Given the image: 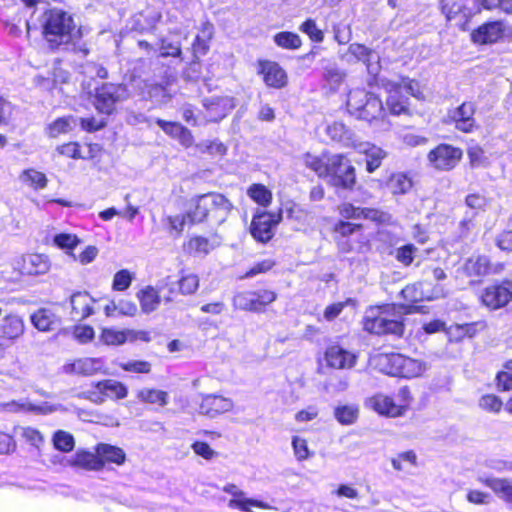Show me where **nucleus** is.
<instances>
[{"label": "nucleus", "mask_w": 512, "mask_h": 512, "mask_svg": "<svg viewBox=\"0 0 512 512\" xmlns=\"http://www.w3.org/2000/svg\"><path fill=\"white\" fill-rule=\"evenodd\" d=\"M40 31L51 52H71L86 57L90 48L82 41L83 29L72 13L59 7L45 9L40 17Z\"/></svg>", "instance_id": "obj_1"}, {"label": "nucleus", "mask_w": 512, "mask_h": 512, "mask_svg": "<svg viewBox=\"0 0 512 512\" xmlns=\"http://www.w3.org/2000/svg\"><path fill=\"white\" fill-rule=\"evenodd\" d=\"M305 167L321 179L337 189L353 190L357 184V171L346 153H331L323 150L314 155L307 152L303 155Z\"/></svg>", "instance_id": "obj_2"}, {"label": "nucleus", "mask_w": 512, "mask_h": 512, "mask_svg": "<svg viewBox=\"0 0 512 512\" xmlns=\"http://www.w3.org/2000/svg\"><path fill=\"white\" fill-rule=\"evenodd\" d=\"M185 209L191 225L219 226L228 219L234 205L223 193L209 191L190 197Z\"/></svg>", "instance_id": "obj_3"}, {"label": "nucleus", "mask_w": 512, "mask_h": 512, "mask_svg": "<svg viewBox=\"0 0 512 512\" xmlns=\"http://www.w3.org/2000/svg\"><path fill=\"white\" fill-rule=\"evenodd\" d=\"M402 306L384 303L369 307L362 319V329L376 336L393 335L401 338L405 333Z\"/></svg>", "instance_id": "obj_4"}, {"label": "nucleus", "mask_w": 512, "mask_h": 512, "mask_svg": "<svg viewBox=\"0 0 512 512\" xmlns=\"http://www.w3.org/2000/svg\"><path fill=\"white\" fill-rule=\"evenodd\" d=\"M413 402L414 397L410 387L402 386L391 394L374 393L366 399L365 405L379 416L401 418L412 409Z\"/></svg>", "instance_id": "obj_5"}, {"label": "nucleus", "mask_w": 512, "mask_h": 512, "mask_svg": "<svg viewBox=\"0 0 512 512\" xmlns=\"http://www.w3.org/2000/svg\"><path fill=\"white\" fill-rule=\"evenodd\" d=\"M363 230L362 223L344 219L336 220L330 228L333 241L342 253L370 251L371 240L364 235Z\"/></svg>", "instance_id": "obj_6"}, {"label": "nucleus", "mask_w": 512, "mask_h": 512, "mask_svg": "<svg viewBox=\"0 0 512 512\" xmlns=\"http://www.w3.org/2000/svg\"><path fill=\"white\" fill-rule=\"evenodd\" d=\"M346 109L351 116L367 122L382 120L386 115L381 98L364 88L348 92Z\"/></svg>", "instance_id": "obj_7"}, {"label": "nucleus", "mask_w": 512, "mask_h": 512, "mask_svg": "<svg viewBox=\"0 0 512 512\" xmlns=\"http://www.w3.org/2000/svg\"><path fill=\"white\" fill-rule=\"evenodd\" d=\"M380 370L394 377L416 378L421 376L427 365L424 361L405 356L401 353H380L376 357Z\"/></svg>", "instance_id": "obj_8"}, {"label": "nucleus", "mask_w": 512, "mask_h": 512, "mask_svg": "<svg viewBox=\"0 0 512 512\" xmlns=\"http://www.w3.org/2000/svg\"><path fill=\"white\" fill-rule=\"evenodd\" d=\"M277 298V291L269 285L264 284L257 289L235 294L232 304L234 309L237 310L252 313H263L277 300Z\"/></svg>", "instance_id": "obj_9"}, {"label": "nucleus", "mask_w": 512, "mask_h": 512, "mask_svg": "<svg viewBox=\"0 0 512 512\" xmlns=\"http://www.w3.org/2000/svg\"><path fill=\"white\" fill-rule=\"evenodd\" d=\"M127 98L123 83L103 82L94 89L93 106L99 114L110 116L117 111V105Z\"/></svg>", "instance_id": "obj_10"}, {"label": "nucleus", "mask_w": 512, "mask_h": 512, "mask_svg": "<svg viewBox=\"0 0 512 512\" xmlns=\"http://www.w3.org/2000/svg\"><path fill=\"white\" fill-rule=\"evenodd\" d=\"M464 151L461 147L441 142L427 153L428 165L436 172H451L461 163Z\"/></svg>", "instance_id": "obj_11"}, {"label": "nucleus", "mask_w": 512, "mask_h": 512, "mask_svg": "<svg viewBox=\"0 0 512 512\" xmlns=\"http://www.w3.org/2000/svg\"><path fill=\"white\" fill-rule=\"evenodd\" d=\"M26 333V322L23 315L9 312L0 320V358L7 350L19 341Z\"/></svg>", "instance_id": "obj_12"}, {"label": "nucleus", "mask_w": 512, "mask_h": 512, "mask_svg": "<svg viewBox=\"0 0 512 512\" xmlns=\"http://www.w3.org/2000/svg\"><path fill=\"white\" fill-rule=\"evenodd\" d=\"M128 387L121 381L103 379L91 383L86 398L96 404H102L107 400L120 401L128 396Z\"/></svg>", "instance_id": "obj_13"}, {"label": "nucleus", "mask_w": 512, "mask_h": 512, "mask_svg": "<svg viewBox=\"0 0 512 512\" xmlns=\"http://www.w3.org/2000/svg\"><path fill=\"white\" fill-rule=\"evenodd\" d=\"M479 300L490 311L507 306L512 300V281L503 279L486 286L482 290Z\"/></svg>", "instance_id": "obj_14"}, {"label": "nucleus", "mask_w": 512, "mask_h": 512, "mask_svg": "<svg viewBox=\"0 0 512 512\" xmlns=\"http://www.w3.org/2000/svg\"><path fill=\"white\" fill-rule=\"evenodd\" d=\"M323 358L326 367L333 370H349L352 369L358 360L355 351L346 348L342 343L330 342L327 344Z\"/></svg>", "instance_id": "obj_15"}, {"label": "nucleus", "mask_w": 512, "mask_h": 512, "mask_svg": "<svg viewBox=\"0 0 512 512\" xmlns=\"http://www.w3.org/2000/svg\"><path fill=\"white\" fill-rule=\"evenodd\" d=\"M256 72L261 77L265 86L270 89L281 90L288 86V73L277 61L258 59L256 62Z\"/></svg>", "instance_id": "obj_16"}, {"label": "nucleus", "mask_w": 512, "mask_h": 512, "mask_svg": "<svg viewBox=\"0 0 512 512\" xmlns=\"http://www.w3.org/2000/svg\"><path fill=\"white\" fill-rule=\"evenodd\" d=\"M339 219L350 221L352 219H366L377 225H384L390 222L389 213L375 207L355 206L351 202H343L338 205Z\"/></svg>", "instance_id": "obj_17"}, {"label": "nucleus", "mask_w": 512, "mask_h": 512, "mask_svg": "<svg viewBox=\"0 0 512 512\" xmlns=\"http://www.w3.org/2000/svg\"><path fill=\"white\" fill-rule=\"evenodd\" d=\"M282 216L268 211H261L252 217L250 233L259 243L266 244L275 235V228L280 223Z\"/></svg>", "instance_id": "obj_18"}, {"label": "nucleus", "mask_w": 512, "mask_h": 512, "mask_svg": "<svg viewBox=\"0 0 512 512\" xmlns=\"http://www.w3.org/2000/svg\"><path fill=\"white\" fill-rule=\"evenodd\" d=\"M476 105L470 101H464L448 114V121L456 130L464 134H470L479 128L475 119Z\"/></svg>", "instance_id": "obj_19"}, {"label": "nucleus", "mask_w": 512, "mask_h": 512, "mask_svg": "<svg viewBox=\"0 0 512 512\" xmlns=\"http://www.w3.org/2000/svg\"><path fill=\"white\" fill-rule=\"evenodd\" d=\"M505 32L502 20L487 21L473 29L470 33V40L480 46L492 45L499 42Z\"/></svg>", "instance_id": "obj_20"}, {"label": "nucleus", "mask_w": 512, "mask_h": 512, "mask_svg": "<svg viewBox=\"0 0 512 512\" xmlns=\"http://www.w3.org/2000/svg\"><path fill=\"white\" fill-rule=\"evenodd\" d=\"M206 122H219L235 107L232 97L221 95L203 100Z\"/></svg>", "instance_id": "obj_21"}, {"label": "nucleus", "mask_w": 512, "mask_h": 512, "mask_svg": "<svg viewBox=\"0 0 512 512\" xmlns=\"http://www.w3.org/2000/svg\"><path fill=\"white\" fill-rule=\"evenodd\" d=\"M234 407L232 399L220 394H205L201 397L199 413L209 418L230 412Z\"/></svg>", "instance_id": "obj_22"}, {"label": "nucleus", "mask_w": 512, "mask_h": 512, "mask_svg": "<svg viewBox=\"0 0 512 512\" xmlns=\"http://www.w3.org/2000/svg\"><path fill=\"white\" fill-rule=\"evenodd\" d=\"M485 321H475L464 324H451L445 329V335L449 343H461L465 339H472L482 330L486 329Z\"/></svg>", "instance_id": "obj_23"}, {"label": "nucleus", "mask_w": 512, "mask_h": 512, "mask_svg": "<svg viewBox=\"0 0 512 512\" xmlns=\"http://www.w3.org/2000/svg\"><path fill=\"white\" fill-rule=\"evenodd\" d=\"M96 300L87 291H76L70 296V314L72 319L83 321L94 314Z\"/></svg>", "instance_id": "obj_24"}, {"label": "nucleus", "mask_w": 512, "mask_h": 512, "mask_svg": "<svg viewBox=\"0 0 512 512\" xmlns=\"http://www.w3.org/2000/svg\"><path fill=\"white\" fill-rule=\"evenodd\" d=\"M155 123L167 136L177 140L184 148H190L193 146L194 136L186 126L177 121H167L161 118H157Z\"/></svg>", "instance_id": "obj_25"}, {"label": "nucleus", "mask_w": 512, "mask_h": 512, "mask_svg": "<svg viewBox=\"0 0 512 512\" xmlns=\"http://www.w3.org/2000/svg\"><path fill=\"white\" fill-rule=\"evenodd\" d=\"M86 147L87 153L83 154L79 142L69 141L57 146L56 151L60 156L74 160H91L96 158L101 151L100 145L96 143H87Z\"/></svg>", "instance_id": "obj_26"}, {"label": "nucleus", "mask_w": 512, "mask_h": 512, "mask_svg": "<svg viewBox=\"0 0 512 512\" xmlns=\"http://www.w3.org/2000/svg\"><path fill=\"white\" fill-rule=\"evenodd\" d=\"M503 267V264L493 266L486 256H477L465 261L463 271L468 277H483L501 271Z\"/></svg>", "instance_id": "obj_27"}, {"label": "nucleus", "mask_w": 512, "mask_h": 512, "mask_svg": "<svg viewBox=\"0 0 512 512\" xmlns=\"http://www.w3.org/2000/svg\"><path fill=\"white\" fill-rule=\"evenodd\" d=\"M70 466L85 471H102L103 462L99 453L87 449H78L70 460Z\"/></svg>", "instance_id": "obj_28"}, {"label": "nucleus", "mask_w": 512, "mask_h": 512, "mask_svg": "<svg viewBox=\"0 0 512 512\" xmlns=\"http://www.w3.org/2000/svg\"><path fill=\"white\" fill-rule=\"evenodd\" d=\"M223 491L231 494L228 506L232 509H238L243 512H250L252 507L265 508L262 501L246 498L243 491L239 490L235 484H227L223 487Z\"/></svg>", "instance_id": "obj_29"}, {"label": "nucleus", "mask_w": 512, "mask_h": 512, "mask_svg": "<svg viewBox=\"0 0 512 512\" xmlns=\"http://www.w3.org/2000/svg\"><path fill=\"white\" fill-rule=\"evenodd\" d=\"M136 298L143 314L155 312L162 302L160 292L157 290V287L152 285H147L139 289L136 293Z\"/></svg>", "instance_id": "obj_30"}, {"label": "nucleus", "mask_w": 512, "mask_h": 512, "mask_svg": "<svg viewBox=\"0 0 512 512\" xmlns=\"http://www.w3.org/2000/svg\"><path fill=\"white\" fill-rule=\"evenodd\" d=\"M95 451L99 453L103 469L106 465L121 466L126 462V453L121 447L101 442L95 445Z\"/></svg>", "instance_id": "obj_31"}, {"label": "nucleus", "mask_w": 512, "mask_h": 512, "mask_svg": "<svg viewBox=\"0 0 512 512\" xmlns=\"http://www.w3.org/2000/svg\"><path fill=\"white\" fill-rule=\"evenodd\" d=\"M413 186V178L407 172H393L386 180V187L394 196H401L409 193Z\"/></svg>", "instance_id": "obj_32"}, {"label": "nucleus", "mask_w": 512, "mask_h": 512, "mask_svg": "<svg viewBox=\"0 0 512 512\" xmlns=\"http://www.w3.org/2000/svg\"><path fill=\"white\" fill-rule=\"evenodd\" d=\"M479 482L489 487L505 503L512 504V480L510 478L482 477Z\"/></svg>", "instance_id": "obj_33"}, {"label": "nucleus", "mask_w": 512, "mask_h": 512, "mask_svg": "<svg viewBox=\"0 0 512 512\" xmlns=\"http://www.w3.org/2000/svg\"><path fill=\"white\" fill-rule=\"evenodd\" d=\"M214 248L215 244L202 235H193L183 244L185 253L194 257L207 256Z\"/></svg>", "instance_id": "obj_34"}, {"label": "nucleus", "mask_w": 512, "mask_h": 512, "mask_svg": "<svg viewBox=\"0 0 512 512\" xmlns=\"http://www.w3.org/2000/svg\"><path fill=\"white\" fill-rule=\"evenodd\" d=\"M136 399L142 404L165 407L169 403V394L161 389L146 387L137 390Z\"/></svg>", "instance_id": "obj_35"}, {"label": "nucleus", "mask_w": 512, "mask_h": 512, "mask_svg": "<svg viewBox=\"0 0 512 512\" xmlns=\"http://www.w3.org/2000/svg\"><path fill=\"white\" fill-rule=\"evenodd\" d=\"M50 269V261L43 254L31 253L23 258V271L28 275H42Z\"/></svg>", "instance_id": "obj_36"}, {"label": "nucleus", "mask_w": 512, "mask_h": 512, "mask_svg": "<svg viewBox=\"0 0 512 512\" xmlns=\"http://www.w3.org/2000/svg\"><path fill=\"white\" fill-rule=\"evenodd\" d=\"M180 295H194L200 286L199 276L185 269L179 271V278L175 281Z\"/></svg>", "instance_id": "obj_37"}, {"label": "nucleus", "mask_w": 512, "mask_h": 512, "mask_svg": "<svg viewBox=\"0 0 512 512\" xmlns=\"http://www.w3.org/2000/svg\"><path fill=\"white\" fill-rule=\"evenodd\" d=\"M73 123L75 118L72 115L58 117L46 126L45 133L49 138H57L69 133Z\"/></svg>", "instance_id": "obj_38"}, {"label": "nucleus", "mask_w": 512, "mask_h": 512, "mask_svg": "<svg viewBox=\"0 0 512 512\" xmlns=\"http://www.w3.org/2000/svg\"><path fill=\"white\" fill-rule=\"evenodd\" d=\"M275 45L285 50H298L302 47L301 37L292 31H280L273 36Z\"/></svg>", "instance_id": "obj_39"}, {"label": "nucleus", "mask_w": 512, "mask_h": 512, "mask_svg": "<svg viewBox=\"0 0 512 512\" xmlns=\"http://www.w3.org/2000/svg\"><path fill=\"white\" fill-rule=\"evenodd\" d=\"M466 153L470 169L475 170L480 168H488L490 166V160L481 145L476 144L469 146L466 150Z\"/></svg>", "instance_id": "obj_40"}, {"label": "nucleus", "mask_w": 512, "mask_h": 512, "mask_svg": "<svg viewBox=\"0 0 512 512\" xmlns=\"http://www.w3.org/2000/svg\"><path fill=\"white\" fill-rule=\"evenodd\" d=\"M100 340L108 346H120L127 342V329H117L113 327L102 328Z\"/></svg>", "instance_id": "obj_41"}, {"label": "nucleus", "mask_w": 512, "mask_h": 512, "mask_svg": "<svg viewBox=\"0 0 512 512\" xmlns=\"http://www.w3.org/2000/svg\"><path fill=\"white\" fill-rule=\"evenodd\" d=\"M334 417L342 425H352L359 417V408L357 405H338L334 409Z\"/></svg>", "instance_id": "obj_42"}, {"label": "nucleus", "mask_w": 512, "mask_h": 512, "mask_svg": "<svg viewBox=\"0 0 512 512\" xmlns=\"http://www.w3.org/2000/svg\"><path fill=\"white\" fill-rule=\"evenodd\" d=\"M247 194L254 202L263 207L269 206L273 199L271 191L260 183L250 185Z\"/></svg>", "instance_id": "obj_43"}, {"label": "nucleus", "mask_w": 512, "mask_h": 512, "mask_svg": "<svg viewBox=\"0 0 512 512\" xmlns=\"http://www.w3.org/2000/svg\"><path fill=\"white\" fill-rule=\"evenodd\" d=\"M386 105L391 115L399 116L409 114L408 98L400 95L399 92L390 94L386 99Z\"/></svg>", "instance_id": "obj_44"}, {"label": "nucleus", "mask_w": 512, "mask_h": 512, "mask_svg": "<svg viewBox=\"0 0 512 512\" xmlns=\"http://www.w3.org/2000/svg\"><path fill=\"white\" fill-rule=\"evenodd\" d=\"M391 464L394 470L402 472L408 467H416L418 465V457L414 450H407L393 457Z\"/></svg>", "instance_id": "obj_45"}, {"label": "nucleus", "mask_w": 512, "mask_h": 512, "mask_svg": "<svg viewBox=\"0 0 512 512\" xmlns=\"http://www.w3.org/2000/svg\"><path fill=\"white\" fill-rule=\"evenodd\" d=\"M20 178L23 183L27 184L34 190L44 189L48 183L46 175L33 168L25 169L21 173Z\"/></svg>", "instance_id": "obj_46"}, {"label": "nucleus", "mask_w": 512, "mask_h": 512, "mask_svg": "<svg viewBox=\"0 0 512 512\" xmlns=\"http://www.w3.org/2000/svg\"><path fill=\"white\" fill-rule=\"evenodd\" d=\"M304 33L312 43H322L325 38L324 31L318 27L317 22L313 18H306L298 28Z\"/></svg>", "instance_id": "obj_47"}, {"label": "nucleus", "mask_w": 512, "mask_h": 512, "mask_svg": "<svg viewBox=\"0 0 512 512\" xmlns=\"http://www.w3.org/2000/svg\"><path fill=\"white\" fill-rule=\"evenodd\" d=\"M276 261L273 258H266L254 263L250 268L238 276V279L245 280L260 274H266L274 269Z\"/></svg>", "instance_id": "obj_48"}, {"label": "nucleus", "mask_w": 512, "mask_h": 512, "mask_svg": "<svg viewBox=\"0 0 512 512\" xmlns=\"http://www.w3.org/2000/svg\"><path fill=\"white\" fill-rule=\"evenodd\" d=\"M95 360L92 358L77 359L65 365V371L78 375L90 376L96 372Z\"/></svg>", "instance_id": "obj_49"}, {"label": "nucleus", "mask_w": 512, "mask_h": 512, "mask_svg": "<svg viewBox=\"0 0 512 512\" xmlns=\"http://www.w3.org/2000/svg\"><path fill=\"white\" fill-rule=\"evenodd\" d=\"M479 407L488 413L499 414L505 407L502 399L494 393H486L479 398Z\"/></svg>", "instance_id": "obj_50"}, {"label": "nucleus", "mask_w": 512, "mask_h": 512, "mask_svg": "<svg viewBox=\"0 0 512 512\" xmlns=\"http://www.w3.org/2000/svg\"><path fill=\"white\" fill-rule=\"evenodd\" d=\"M118 367L127 373L148 375L152 372V364L147 360L131 359L121 362Z\"/></svg>", "instance_id": "obj_51"}, {"label": "nucleus", "mask_w": 512, "mask_h": 512, "mask_svg": "<svg viewBox=\"0 0 512 512\" xmlns=\"http://www.w3.org/2000/svg\"><path fill=\"white\" fill-rule=\"evenodd\" d=\"M52 441L55 449L64 453L71 452L75 447L73 435L64 430L56 431L53 435Z\"/></svg>", "instance_id": "obj_52"}, {"label": "nucleus", "mask_w": 512, "mask_h": 512, "mask_svg": "<svg viewBox=\"0 0 512 512\" xmlns=\"http://www.w3.org/2000/svg\"><path fill=\"white\" fill-rule=\"evenodd\" d=\"M417 250V247L412 243L404 244L396 248L395 259L404 267H409L415 260Z\"/></svg>", "instance_id": "obj_53"}, {"label": "nucleus", "mask_w": 512, "mask_h": 512, "mask_svg": "<svg viewBox=\"0 0 512 512\" xmlns=\"http://www.w3.org/2000/svg\"><path fill=\"white\" fill-rule=\"evenodd\" d=\"M157 290L160 292L162 302L165 304L175 302L177 296L180 294L176 282L172 281L171 277H166L157 287Z\"/></svg>", "instance_id": "obj_54"}, {"label": "nucleus", "mask_w": 512, "mask_h": 512, "mask_svg": "<svg viewBox=\"0 0 512 512\" xmlns=\"http://www.w3.org/2000/svg\"><path fill=\"white\" fill-rule=\"evenodd\" d=\"M53 242L58 248L63 249L66 253L72 255L74 249L80 243V239L75 234L59 233L54 236Z\"/></svg>", "instance_id": "obj_55"}, {"label": "nucleus", "mask_w": 512, "mask_h": 512, "mask_svg": "<svg viewBox=\"0 0 512 512\" xmlns=\"http://www.w3.org/2000/svg\"><path fill=\"white\" fill-rule=\"evenodd\" d=\"M33 326L39 331L47 332L52 330L53 320L46 309H38L31 315Z\"/></svg>", "instance_id": "obj_56"}, {"label": "nucleus", "mask_w": 512, "mask_h": 512, "mask_svg": "<svg viewBox=\"0 0 512 512\" xmlns=\"http://www.w3.org/2000/svg\"><path fill=\"white\" fill-rule=\"evenodd\" d=\"M402 88L405 89L412 96L418 97L420 94L418 82L408 77H401L399 82L389 83L388 91L390 93L399 92Z\"/></svg>", "instance_id": "obj_57"}, {"label": "nucleus", "mask_w": 512, "mask_h": 512, "mask_svg": "<svg viewBox=\"0 0 512 512\" xmlns=\"http://www.w3.org/2000/svg\"><path fill=\"white\" fill-rule=\"evenodd\" d=\"M133 281V274L127 269H121L114 274L112 281L113 291H125L127 290Z\"/></svg>", "instance_id": "obj_58"}, {"label": "nucleus", "mask_w": 512, "mask_h": 512, "mask_svg": "<svg viewBox=\"0 0 512 512\" xmlns=\"http://www.w3.org/2000/svg\"><path fill=\"white\" fill-rule=\"evenodd\" d=\"M366 170L368 173H373L381 165L382 161L387 156L386 152L381 148H376L370 151H366Z\"/></svg>", "instance_id": "obj_59"}, {"label": "nucleus", "mask_w": 512, "mask_h": 512, "mask_svg": "<svg viewBox=\"0 0 512 512\" xmlns=\"http://www.w3.org/2000/svg\"><path fill=\"white\" fill-rule=\"evenodd\" d=\"M494 383L498 392H509L512 390V371L503 367L495 374Z\"/></svg>", "instance_id": "obj_60"}, {"label": "nucleus", "mask_w": 512, "mask_h": 512, "mask_svg": "<svg viewBox=\"0 0 512 512\" xmlns=\"http://www.w3.org/2000/svg\"><path fill=\"white\" fill-rule=\"evenodd\" d=\"M489 204V200L479 192L469 193L465 197V205L474 210L475 214L485 211Z\"/></svg>", "instance_id": "obj_61"}, {"label": "nucleus", "mask_w": 512, "mask_h": 512, "mask_svg": "<svg viewBox=\"0 0 512 512\" xmlns=\"http://www.w3.org/2000/svg\"><path fill=\"white\" fill-rule=\"evenodd\" d=\"M353 300L351 298H347L342 302H335L327 305L323 311V317L326 321L332 322L342 313L345 307L349 304H352Z\"/></svg>", "instance_id": "obj_62"}, {"label": "nucleus", "mask_w": 512, "mask_h": 512, "mask_svg": "<svg viewBox=\"0 0 512 512\" xmlns=\"http://www.w3.org/2000/svg\"><path fill=\"white\" fill-rule=\"evenodd\" d=\"M292 447L298 461H305L311 456L307 440L299 436H293Z\"/></svg>", "instance_id": "obj_63"}, {"label": "nucleus", "mask_w": 512, "mask_h": 512, "mask_svg": "<svg viewBox=\"0 0 512 512\" xmlns=\"http://www.w3.org/2000/svg\"><path fill=\"white\" fill-rule=\"evenodd\" d=\"M182 56V49L179 44H174L172 42H168L165 39H161L160 41V52L158 57L161 58H180Z\"/></svg>", "instance_id": "obj_64"}]
</instances>
